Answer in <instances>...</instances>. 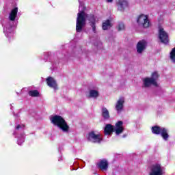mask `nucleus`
<instances>
[{"mask_svg": "<svg viewBox=\"0 0 175 175\" xmlns=\"http://www.w3.org/2000/svg\"><path fill=\"white\" fill-rule=\"evenodd\" d=\"M113 27L111 24V21L109 19L106 20L103 23L102 28L103 31H107V29H110Z\"/></svg>", "mask_w": 175, "mask_h": 175, "instance_id": "obj_16", "label": "nucleus"}, {"mask_svg": "<svg viewBox=\"0 0 175 175\" xmlns=\"http://www.w3.org/2000/svg\"><path fill=\"white\" fill-rule=\"evenodd\" d=\"M90 98H98L99 96V92L96 90H92L90 91Z\"/></svg>", "mask_w": 175, "mask_h": 175, "instance_id": "obj_20", "label": "nucleus"}, {"mask_svg": "<svg viewBox=\"0 0 175 175\" xmlns=\"http://www.w3.org/2000/svg\"><path fill=\"white\" fill-rule=\"evenodd\" d=\"M170 58L175 64V47L172 49L170 53Z\"/></svg>", "mask_w": 175, "mask_h": 175, "instance_id": "obj_21", "label": "nucleus"}, {"mask_svg": "<svg viewBox=\"0 0 175 175\" xmlns=\"http://www.w3.org/2000/svg\"><path fill=\"white\" fill-rule=\"evenodd\" d=\"M124 103H125V98H124V97H120L116 104V111H122V109H124Z\"/></svg>", "mask_w": 175, "mask_h": 175, "instance_id": "obj_11", "label": "nucleus"}, {"mask_svg": "<svg viewBox=\"0 0 175 175\" xmlns=\"http://www.w3.org/2000/svg\"><path fill=\"white\" fill-rule=\"evenodd\" d=\"M21 126H22L23 128H25V124H22Z\"/></svg>", "mask_w": 175, "mask_h": 175, "instance_id": "obj_25", "label": "nucleus"}, {"mask_svg": "<svg viewBox=\"0 0 175 175\" xmlns=\"http://www.w3.org/2000/svg\"><path fill=\"white\" fill-rule=\"evenodd\" d=\"M102 116L104 120H109L110 118V113L109 112V110H107V108H102Z\"/></svg>", "mask_w": 175, "mask_h": 175, "instance_id": "obj_17", "label": "nucleus"}, {"mask_svg": "<svg viewBox=\"0 0 175 175\" xmlns=\"http://www.w3.org/2000/svg\"><path fill=\"white\" fill-rule=\"evenodd\" d=\"M137 23L139 25H142L143 28H148L150 25L148 16L144 14H141L138 16Z\"/></svg>", "mask_w": 175, "mask_h": 175, "instance_id": "obj_6", "label": "nucleus"}, {"mask_svg": "<svg viewBox=\"0 0 175 175\" xmlns=\"http://www.w3.org/2000/svg\"><path fill=\"white\" fill-rule=\"evenodd\" d=\"M98 169L100 170H107L109 169V162L106 159H103L100 161V162L97 164Z\"/></svg>", "mask_w": 175, "mask_h": 175, "instance_id": "obj_12", "label": "nucleus"}, {"mask_svg": "<svg viewBox=\"0 0 175 175\" xmlns=\"http://www.w3.org/2000/svg\"><path fill=\"white\" fill-rule=\"evenodd\" d=\"M29 96H32V98H38L40 95L39 91L38 90H30L29 91Z\"/></svg>", "mask_w": 175, "mask_h": 175, "instance_id": "obj_19", "label": "nucleus"}, {"mask_svg": "<svg viewBox=\"0 0 175 175\" xmlns=\"http://www.w3.org/2000/svg\"><path fill=\"white\" fill-rule=\"evenodd\" d=\"M118 6V10L120 12H124L125 8H128V1L127 0H117L116 2Z\"/></svg>", "mask_w": 175, "mask_h": 175, "instance_id": "obj_10", "label": "nucleus"}, {"mask_svg": "<svg viewBox=\"0 0 175 175\" xmlns=\"http://www.w3.org/2000/svg\"><path fill=\"white\" fill-rule=\"evenodd\" d=\"M87 139L89 142H92V143H100L103 138L100 134H95V131H92L87 135Z\"/></svg>", "mask_w": 175, "mask_h": 175, "instance_id": "obj_5", "label": "nucleus"}, {"mask_svg": "<svg viewBox=\"0 0 175 175\" xmlns=\"http://www.w3.org/2000/svg\"><path fill=\"white\" fill-rule=\"evenodd\" d=\"M147 41L146 40H139L136 45V50L138 54H142L143 51L147 49Z\"/></svg>", "mask_w": 175, "mask_h": 175, "instance_id": "obj_9", "label": "nucleus"}, {"mask_svg": "<svg viewBox=\"0 0 175 175\" xmlns=\"http://www.w3.org/2000/svg\"><path fill=\"white\" fill-rule=\"evenodd\" d=\"M124 29H125V25L124 24V23H119L118 25V31H124Z\"/></svg>", "mask_w": 175, "mask_h": 175, "instance_id": "obj_22", "label": "nucleus"}, {"mask_svg": "<svg viewBox=\"0 0 175 175\" xmlns=\"http://www.w3.org/2000/svg\"><path fill=\"white\" fill-rule=\"evenodd\" d=\"M51 122L63 132H69V125H68V122H66V120L62 116L55 115L51 118Z\"/></svg>", "mask_w": 175, "mask_h": 175, "instance_id": "obj_2", "label": "nucleus"}, {"mask_svg": "<svg viewBox=\"0 0 175 175\" xmlns=\"http://www.w3.org/2000/svg\"><path fill=\"white\" fill-rule=\"evenodd\" d=\"M160 135L163 140H165V142H167V140H169V130H167V129L162 127Z\"/></svg>", "mask_w": 175, "mask_h": 175, "instance_id": "obj_14", "label": "nucleus"}, {"mask_svg": "<svg viewBox=\"0 0 175 175\" xmlns=\"http://www.w3.org/2000/svg\"><path fill=\"white\" fill-rule=\"evenodd\" d=\"M20 128H21V125L18 124V125L16 126V129L18 130V129H20Z\"/></svg>", "mask_w": 175, "mask_h": 175, "instance_id": "obj_23", "label": "nucleus"}, {"mask_svg": "<svg viewBox=\"0 0 175 175\" xmlns=\"http://www.w3.org/2000/svg\"><path fill=\"white\" fill-rule=\"evenodd\" d=\"M86 7L83 6V10L81 11H79V12L77 14L76 21V31L77 32H81V31H83V28L85 27V21L87 18L90 27H92L93 32L96 33V18H95V15L92 14H86Z\"/></svg>", "mask_w": 175, "mask_h": 175, "instance_id": "obj_1", "label": "nucleus"}, {"mask_svg": "<svg viewBox=\"0 0 175 175\" xmlns=\"http://www.w3.org/2000/svg\"><path fill=\"white\" fill-rule=\"evenodd\" d=\"M124 122L121 120L118 121L116 124V129L114 126L111 125V124H106L104 129V133L106 135H110L113 132H115L116 135H121L122 132H124V127L122 126Z\"/></svg>", "mask_w": 175, "mask_h": 175, "instance_id": "obj_3", "label": "nucleus"}, {"mask_svg": "<svg viewBox=\"0 0 175 175\" xmlns=\"http://www.w3.org/2000/svg\"><path fill=\"white\" fill-rule=\"evenodd\" d=\"M163 170L162 165L159 163L153 164L150 167V172L149 175H163Z\"/></svg>", "mask_w": 175, "mask_h": 175, "instance_id": "obj_8", "label": "nucleus"}, {"mask_svg": "<svg viewBox=\"0 0 175 175\" xmlns=\"http://www.w3.org/2000/svg\"><path fill=\"white\" fill-rule=\"evenodd\" d=\"M162 128L159 126H154L151 128V131L153 135H161Z\"/></svg>", "mask_w": 175, "mask_h": 175, "instance_id": "obj_18", "label": "nucleus"}, {"mask_svg": "<svg viewBox=\"0 0 175 175\" xmlns=\"http://www.w3.org/2000/svg\"><path fill=\"white\" fill-rule=\"evenodd\" d=\"M18 12V8H14L11 10V12L10 13L9 18L10 21H14L16 20V18L17 17V13Z\"/></svg>", "mask_w": 175, "mask_h": 175, "instance_id": "obj_15", "label": "nucleus"}, {"mask_svg": "<svg viewBox=\"0 0 175 175\" xmlns=\"http://www.w3.org/2000/svg\"><path fill=\"white\" fill-rule=\"evenodd\" d=\"M159 79V74L158 72L154 71L151 74V77H146L143 79L144 87L148 88V87L158 88L159 85H158V79Z\"/></svg>", "mask_w": 175, "mask_h": 175, "instance_id": "obj_4", "label": "nucleus"}, {"mask_svg": "<svg viewBox=\"0 0 175 175\" xmlns=\"http://www.w3.org/2000/svg\"><path fill=\"white\" fill-rule=\"evenodd\" d=\"M107 2L111 3V2H113V0H107Z\"/></svg>", "mask_w": 175, "mask_h": 175, "instance_id": "obj_24", "label": "nucleus"}, {"mask_svg": "<svg viewBox=\"0 0 175 175\" xmlns=\"http://www.w3.org/2000/svg\"><path fill=\"white\" fill-rule=\"evenodd\" d=\"M46 84L51 88H57L58 85L57 84V81L51 77H48L46 78Z\"/></svg>", "mask_w": 175, "mask_h": 175, "instance_id": "obj_13", "label": "nucleus"}, {"mask_svg": "<svg viewBox=\"0 0 175 175\" xmlns=\"http://www.w3.org/2000/svg\"><path fill=\"white\" fill-rule=\"evenodd\" d=\"M159 39L164 44H167L169 43V34L165 31L162 27L159 29Z\"/></svg>", "mask_w": 175, "mask_h": 175, "instance_id": "obj_7", "label": "nucleus"}]
</instances>
